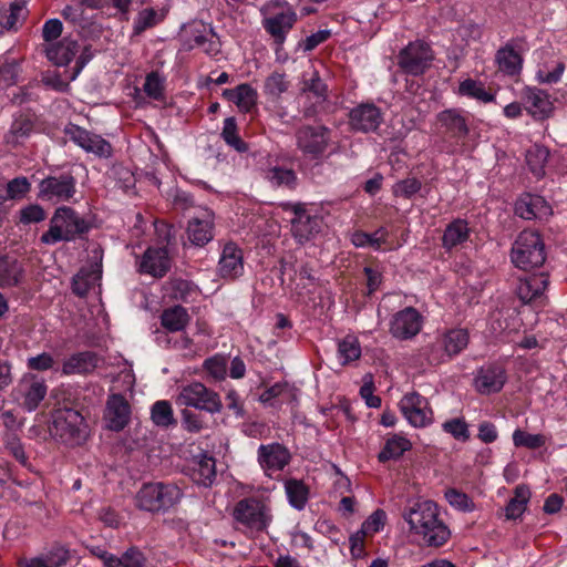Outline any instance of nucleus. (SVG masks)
<instances>
[{
  "label": "nucleus",
  "instance_id": "1",
  "mask_svg": "<svg viewBox=\"0 0 567 567\" xmlns=\"http://www.w3.org/2000/svg\"><path fill=\"white\" fill-rule=\"evenodd\" d=\"M402 516L410 530L422 536L430 547H441L450 539L451 532L439 518L437 505L432 501L413 502L404 508Z\"/></svg>",
  "mask_w": 567,
  "mask_h": 567
},
{
  "label": "nucleus",
  "instance_id": "2",
  "mask_svg": "<svg viewBox=\"0 0 567 567\" xmlns=\"http://www.w3.org/2000/svg\"><path fill=\"white\" fill-rule=\"evenodd\" d=\"M92 227V223L80 216L72 207L61 206L55 209L49 230L41 236V243L53 245L62 240H84Z\"/></svg>",
  "mask_w": 567,
  "mask_h": 567
},
{
  "label": "nucleus",
  "instance_id": "3",
  "mask_svg": "<svg viewBox=\"0 0 567 567\" xmlns=\"http://www.w3.org/2000/svg\"><path fill=\"white\" fill-rule=\"evenodd\" d=\"M182 497L181 489L173 484L145 483L135 495V505L141 511L159 513L172 508Z\"/></svg>",
  "mask_w": 567,
  "mask_h": 567
},
{
  "label": "nucleus",
  "instance_id": "4",
  "mask_svg": "<svg viewBox=\"0 0 567 567\" xmlns=\"http://www.w3.org/2000/svg\"><path fill=\"white\" fill-rule=\"evenodd\" d=\"M511 258L513 264L523 270L543 266L546 252L540 235L534 230H523L513 245Z\"/></svg>",
  "mask_w": 567,
  "mask_h": 567
},
{
  "label": "nucleus",
  "instance_id": "5",
  "mask_svg": "<svg viewBox=\"0 0 567 567\" xmlns=\"http://www.w3.org/2000/svg\"><path fill=\"white\" fill-rule=\"evenodd\" d=\"M51 435L69 446L83 444L87 439V425L73 409L59 411L50 426Z\"/></svg>",
  "mask_w": 567,
  "mask_h": 567
},
{
  "label": "nucleus",
  "instance_id": "6",
  "mask_svg": "<svg viewBox=\"0 0 567 567\" xmlns=\"http://www.w3.org/2000/svg\"><path fill=\"white\" fill-rule=\"evenodd\" d=\"M177 403L185 406H193L210 414L219 413L223 409L218 393L208 389L200 382H193L183 386L177 396Z\"/></svg>",
  "mask_w": 567,
  "mask_h": 567
},
{
  "label": "nucleus",
  "instance_id": "7",
  "mask_svg": "<svg viewBox=\"0 0 567 567\" xmlns=\"http://www.w3.org/2000/svg\"><path fill=\"white\" fill-rule=\"evenodd\" d=\"M233 517L237 523L255 532L265 530L270 522L267 506L256 497L238 501L233 509Z\"/></svg>",
  "mask_w": 567,
  "mask_h": 567
},
{
  "label": "nucleus",
  "instance_id": "8",
  "mask_svg": "<svg viewBox=\"0 0 567 567\" xmlns=\"http://www.w3.org/2000/svg\"><path fill=\"white\" fill-rule=\"evenodd\" d=\"M433 52L423 41L411 42L398 55V65L410 75H421L431 65Z\"/></svg>",
  "mask_w": 567,
  "mask_h": 567
},
{
  "label": "nucleus",
  "instance_id": "9",
  "mask_svg": "<svg viewBox=\"0 0 567 567\" xmlns=\"http://www.w3.org/2000/svg\"><path fill=\"white\" fill-rule=\"evenodd\" d=\"M467 344L468 333L466 330H450L437 342L429 347L426 359L430 364L437 365L445 361V357L452 358L458 354Z\"/></svg>",
  "mask_w": 567,
  "mask_h": 567
},
{
  "label": "nucleus",
  "instance_id": "10",
  "mask_svg": "<svg viewBox=\"0 0 567 567\" xmlns=\"http://www.w3.org/2000/svg\"><path fill=\"white\" fill-rule=\"evenodd\" d=\"M75 184L71 171L55 172L40 182L38 196L48 200L68 202L76 192Z\"/></svg>",
  "mask_w": 567,
  "mask_h": 567
},
{
  "label": "nucleus",
  "instance_id": "11",
  "mask_svg": "<svg viewBox=\"0 0 567 567\" xmlns=\"http://www.w3.org/2000/svg\"><path fill=\"white\" fill-rule=\"evenodd\" d=\"M330 130L327 126L305 125L297 130L296 140L298 148L312 159L320 158L329 144Z\"/></svg>",
  "mask_w": 567,
  "mask_h": 567
},
{
  "label": "nucleus",
  "instance_id": "12",
  "mask_svg": "<svg viewBox=\"0 0 567 567\" xmlns=\"http://www.w3.org/2000/svg\"><path fill=\"white\" fill-rule=\"evenodd\" d=\"M64 132L71 141L89 153L105 158L112 155V145L97 134L91 133L75 124H69Z\"/></svg>",
  "mask_w": 567,
  "mask_h": 567
},
{
  "label": "nucleus",
  "instance_id": "13",
  "mask_svg": "<svg viewBox=\"0 0 567 567\" xmlns=\"http://www.w3.org/2000/svg\"><path fill=\"white\" fill-rule=\"evenodd\" d=\"M549 285L548 275L545 272L534 274L518 278L515 286V293L525 303H543L546 299L545 290Z\"/></svg>",
  "mask_w": 567,
  "mask_h": 567
},
{
  "label": "nucleus",
  "instance_id": "14",
  "mask_svg": "<svg viewBox=\"0 0 567 567\" xmlns=\"http://www.w3.org/2000/svg\"><path fill=\"white\" fill-rule=\"evenodd\" d=\"M382 122V112L373 103L359 104L349 112V125L354 132H375Z\"/></svg>",
  "mask_w": 567,
  "mask_h": 567
},
{
  "label": "nucleus",
  "instance_id": "15",
  "mask_svg": "<svg viewBox=\"0 0 567 567\" xmlns=\"http://www.w3.org/2000/svg\"><path fill=\"white\" fill-rule=\"evenodd\" d=\"M400 409L411 425L415 427L426 426L431 422L432 410L429 408L427 400L417 392L405 394Z\"/></svg>",
  "mask_w": 567,
  "mask_h": 567
},
{
  "label": "nucleus",
  "instance_id": "16",
  "mask_svg": "<svg viewBox=\"0 0 567 567\" xmlns=\"http://www.w3.org/2000/svg\"><path fill=\"white\" fill-rule=\"evenodd\" d=\"M131 405L125 396L121 393L109 395L105 410L104 421L106 427L114 432H120L130 423Z\"/></svg>",
  "mask_w": 567,
  "mask_h": 567
},
{
  "label": "nucleus",
  "instance_id": "17",
  "mask_svg": "<svg viewBox=\"0 0 567 567\" xmlns=\"http://www.w3.org/2000/svg\"><path fill=\"white\" fill-rule=\"evenodd\" d=\"M422 327V316L413 307H406L396 312L390 323L391 334L400 340L411 339L416 336Z\"/></svg>",
  "mask_w": 567,
  "mask_h": 567
},
{
  "label": "nucleus",
  "instance_id": "18",
  "mask_svg": "<svg viewBox=\"0 0 567 567\" xmlns=\"http://www.w3.org/2000/svg\"><path fill=\"white\" fill-rule=\"evenodd\" d=\"M505 368L499 363H489L482 367L474 379L475 388L481 394L499 392L506 383Z\"/></svg>",
  "mask_w": 567,
  "mask_h": 567
},
{
  "label": "nucleus",
  "instance_id": "19",
  "mask_svg": "<svg viewBox=\"0 0 567 567\" xmlns=\"http://www.w3.org/2000/svg\"><path fill=\"white\" fill-rule=\"evenodd\" d=\"M171 269V258L165 247L147 248L140 261L138 271L155 278H163Z\"/></svg>",
  "mask_w": 567,
  "mask_h": 567
},
{
  "label": "nucleus",
  "instance_id": "20",
  "mask_svg": "<svg viewBox=\"0 0 567 567\" xmlns=\"http://www.w3.org/2000/svg\"><path fill=\"white\" fill-rule=\"evenodd\" d=\"M37 117L31 112H19L14 115L10 130L4 135L7 145L17 147L31 136L35 127Z\"/></svg>",
  "mask_w": 567,
  "mask_h": 567
},
{
  "label": "nucleus",
  "instance_id": "21",
  "mask_svg": "<svg viewBox=\"0 0 567 567\" xmlns=\"http://www.w3.org/2000/svg\"><path fill=\"white\" fill-rule=\"evenodd\" d=\"M213 229L214 213L205 209L202 216L194 217L188 221L186 231L193 245L203 247L213 239Z\"/></svg>",
  "mask_w": 567,
  "mask_h": 567
},
{
  "label": "nucleus",
  "instance_id": "22",
  "mask_svg": "<svg viewBox=\"0 0 567 567\" xmlns=\"http://www.w3.org/2000/svg\"><path fill=\"white\" fill-rule=\"evenodd\" d=\"M243 251L234 243H227L221 251L218 271L221 278L235 279L243 274Z\"/></svg>",
  "mask_w": 567,
  "mask_h": 567
},
{
  "label": "nucleus",
  "instance_id": "23",
  "mask_svg": "<svg viewBox=\"0 0 567 567\" xmlns=\"http://www.w3.org/2000/svg\"><path fill=\"white\" fill-rule=\"evenodd\" d=\"M296 22L297 13L292 10H288L264 19L262 25L272 37L275 43L281 45L286 40L287 33L292 29Z\"/></svg>",
  "mask_w": 567,
  "mask_h": 567
},
{
  "label": "nucleus",
  "instance_id": "24",
  "mask_svg": "<svg viewBox=\"0 0 567 567\" xmlns=\"http://www.w3.org/2000/svg\"><path fill=\"white\" fill-rule=\"evenodd\" d=\"M290 457L288 449L279 443L260 445L258 449V461L264 470L281 471Z\"/></svg>",
  "mask_w": 567,
  "mask_h": 567
},
{
  "label": "nucleus",
  "instance_id": "25",
  "mask_svg": "<svg viewBox=\"0 0 567 567\" xmlns=\"http://www.w3.org/2000/svg\"><path fill=\"white\" fill-rule=\"evenodd\" d=\"M93 554L103 560L105 567H144L146 558L136 547L128 548L121 557H116L106 550L95 548Z\"/></svg>",
  "mask_w": 567,
  "mask_h": 567
},
{
  "label": "nucleus",
  "instance_id": "26",
  "mask_svg": "<svg viewBox=\"0 0 567 567\" xmlns=\"http://www.w3.org/2000/svg\"><path fill=\"white\" fill-rule=\"evenodd\" d=\"M79 48L76 40L65 37L59 42L47 45L44 53L48 60L53 64L64 66L73 60Z\"/></svg>",
  "mask_w": 567,
  "mask_h": 567
},
{
  "label": "nucleus",
  "instance_id": "27",
  "mask_svg": "<svg viewBox=\"0 0 567 567\" xmlns=\"http://www.w3.org/2000/svg\"><path fill=\"white\" fill-rule=\"evenodd\" d=\"M99 364V357L95 352L83 351L72 354L62 365V373L71 374H89L93 372Z\"/></svg>",
  "mask_w": 567,
  "mask_h": 567
},
{
  "label": "nucleus",
  "instance_id": "28",
  "mask_svg": "<svg viewBox=\"0 0 567 567\" xmlns=\"http://www.w3.org/2000/svg\"><path fill=\"white\" fill-rule=\"evenodd\" d=\"M526 110L538 121L548 118L553 112V103L549 95L538 89H528L526 93Z\"/></svg>",
  "mask_w": 567,
  "mask_h": 567
},
{
  "label": "nucleus",
  "instance_id": "29",
  "mask_svg": "<svg viewBox=\"0 0 567 567\" xmlns=\"http://www.w3.org/2000/svg\"><path fill=\"white\" fill-rule=\"evenodd\" d=\"M437 122L454 138H464L470 132L465 117L455 109L440 112L437 114Z\"/></svg>",
  "mask_w": 567,
  "mask_h": 567
},
{
  "label": "nucleus",
  "instance_id": "30",
  "mask_svg": "<svg viewBox=\"0 0 567 567\" xmlns=\"http://www.w3.org/2000/svg\"><path fill=\"white\" fill-rule=\"evenodd\" d=\"M22 264L10 255L0 256V287L10 288L18 286L23 277Z\"/></svg>",
  "mask_w": 567,
  "mask_h": 567
},
{
  "label": "nucleus",
  "instance_id": "31",
  "mask_svg": "<svg viewBox=\"0 0 567 567\" xmlns=\"http://www.w3.org/2000/svg\"><path fill=\"white\" fill-rule=\"evenodd\" d=\"M21 385L25 388L23 392L24 400L22 405L25 410L32 412L45 398L48 386L44 380H38L35 375H32L30 380L24 379Z\"/></svg>",
  "mask_w": 567,
  "mask_h": 567
},
{
  "label": "nucleus",
  "instance_id": "32",
  "mask_svg": "<svg viewBox=\"0 0 567 567\" xmlns=\"http://www.w3.org/2000/svg\"><path fill=\"white\" fill-rule=\"evenodd\" d=\"M495 61L503 73L512 76L518 74L523 68V58L512 43H507L497 50Z\"/></svg>",
  "mask_w": 567,
  "mask_h": 567
},
{
  "label": "nucleus",
  "instance_id": "33",
  "mask_svg": "<svg viewBox=\"0 0 567 567\" xmlns=\"http://www.w3.org/2000/svg\"><path fill=\"white\" fill-rule=\"evenodd\" d=\"M321 218L316 215H308L303 218L291 219V233L295 239L300 244L310 240L316 234L320 231Z\"/></svg>",
  "mask_w": 567,
  "mask_h": 567
},
{
  "label": "nucleus",
  "instance_id": "34",
  "mask_svg": "<svg viewBox=\"0 0 567 567\" xmlns=\"http://www.w3.org/2000/svg\"><path fill=\"white\" fill-rule=\"evenodd\" d=\"M189 320L187 310L179 305L165 309L161 315V324L171 332L183 331Z\"/></svg>",
  "mask_w": 567,
  "mask_h": 567
},
{
  "label": "nucleus",
  "instance_id": "35",
  "mask_svg": "<svg viewBox=\"0 0 567 567\" xmlns=\"http://www.w3.org/2000/svg\"><path fill=\"white\" fill-rule=\"evenodd\" d=\"M216 477V462L213 456L206 454L195 462L192 470V478L195 483L209 486Z\"/></svg>",
  "mask_w": 567,
  "mask_h": 567
},
{
  "label": "nucleus",
  "instance_id": "36",
  "mask_svg": "<svg viewBox=\"0 0 567 567\" xmlns=\"http://www.w3.org/2000/svg\"><path fill=\"white\" fill-rule=\"evenodd\" d=\"M530 498L529 487L525 484L517 485L514 489V497L509 499L505 507V516L507 519H516L526 511L527 503Z\"/></svg>",
  "mask_w": 567,
  "mask_h": 567
},
{
  "label": "nucleus",
  "instance_id": "37",
  "mask_svg": "<svg viewBox=\"0 0 567 567\" xmlns=\"http://www.w3.org/2000/svg\"><path fill=\"white\" fill-rule=\"evenodd\" d=\"M467 223L462 219L452 221L444 230L442 237V245L446 249H452L457 245L464 243L468 238Z\"/></svg>",
  "mask_w": 567,
  "mask_h": 567
},
{
  "label": "nucleus",
  "instance_id": "38",
  "mask_svg": "<svg viewBox=\"0 0 567 567\" xmlns=\"http://www.w3.org/2000/svg\"><path fill=\"white\" fill-rule=\"evenodd\" d=\"M289 503L296 509H303L309 498V487L301 481L289 478L285 483Z\"/></svg>",
  "mask_w": 567,
  "mask_h": 567
},
{
  "label": "nucleus",
  "instance_id": "39",
  "mask_svg": "<svg viewBox=\"0 0 567 567\" xmlns=\"http://www.w3.org/2000/svg\"><path fill=\"white\" fill-rule=\"evenodd\" d=\"M410 449L411 443L409 440L394 435L385 442L383 449L378 454V460L381 463H385L389 460H398Z\"/></svg>",
  "mask_w": 567,
  "mask_h": 567
},
{
  "label": "nucleus",
  "instance_id": "40",
  "mask_svg": "<svg viewBox=\"0 0 567 567\" xmlns=\"http://www.w3.org/2000/svg\"><path fill=\"white\" fill-rule=\"evenodd\" d=\"M151 420L156 426L167 429L176 425L172 405L166 400L156 401L151 408Z\"/></svg>",
  "mask_w": 567,
  "mask_h": 567
},
{
  "label": "nucleus",
  "instance_id": "41",
  "mask_svg": "<svg viewBox=\"0 0 567 567\" xmlns=\"http://www.w3.org/2000/svg\"><path fill=\"white\" fill-rule=\"evenodd\" d=\"M549 152L545 146L534 145L526 152V163L529 171L536 177H543L545 174V164L548 159Z\"/></svg>",
  "mask_w": 567,
  "mask_h": 567
},
{
  "label": "nucleus",
  "instance_id": "42",
  "mask_svg": "<svg viewBox=\"0 0 567 567\" xmlns=\"http://www.w3.org/2000/svg\"><path fill=\"white\" fill-rule=\"evenodd\" d=\"M100 278V276L90 272V270H87L86 267H82L79 270V272L73 277V293L81 298L85 297Z\"/></svg>",
  "mask_w": 567,
  "mask_h": 567
},
{
  "label": "nucleus",
  "instance_id": "43",
  "mask_svg": "<svg viewBox=\"0 0 567 567\" xmlns=\"http://www.w3.org/2000/svg\"><path fill=\"white\" fill-rule=\"evenodd\" d=\"M221 137L224 138L227 145L235 148L237 152L244 153L248 151L247 143H245L238 135V128L235 117H227L224 121Z\"/></svg>",
  "mask_w": 567,
  "mask_h": 567
},
{
  "label": "nucleus",
  "instance_id": "44",
  "mask_svg": "<svg viewBox=\"0 0 567 567\" xmlns=\"http://www.w3.org/2000/svg\"><path fill=\"white\" fill-rule=\"evenodd\" d=\"M338 353L343 359L342 364L358 360L361 355V347L358 339L353 336H347L339 342Z\"/></svg>",
  "mask_w": 567,
  "mask_h": 567
},
{
  "label": "nucleus",
  "instance_id": "45",
  "mask_svg": "<svg viewBox=\"0 0 567 567\" xmlns=\"http://www.w3.org/2000/svg\"><path fill=\"white\" fill-rule=\"evenodd\" d=\"M289 87V82L286 80L285 73L274 72L266 80L264 84L265 94L272 99H278Z\"/></svg>",
  "mask_w": 567,
  "mask_h": 567
},
{
  "label": "nucleus",
  "instance_id": "46",
  "mask_svg": "<svg viewBox=\"0 0 567 567\" xmlns=\"http://www.w3.org/2000/svg\"><path fill=\"white\" fill-rule=\"evenodd\" d=\"M267 177L276 186L293 189L297 185V175L292 169L276 166L269 169Z\"/></svg>",
  "mask_w": 567,
  "mask_h": 567
},
{
  "label": "nucleus",
  "instance_id": "47",
  "mask_svg": "<svg viewBox=\"0 0 567 567\" xmlns=\"http://www.w3.org/2000/svg\"><path fill=\"white\" fill-rule=\"evenodd\" d=\"M460 93L485 103L494 100V95L488 93L482 83L472 79H467L460 84Z\"/></svg>",
  "mask_w": 567,
  "mask_h": 567
},
{
  "label": "nucleus",
  "instance_id": "48",
  "mask_svg": "<svg viewBox=\"0 0 567 567\" xmlns=\"http://www.w3.org/2000/svg\"><path fill=\"white\" fill-rule=\"evenodd\" d=\"M535 202H543V197L530 194L523 195L515 204V214L527 220L537 217Z\"/></svg>",
  "mask_w": 567,
  "mask_h": 567
},
{
  "label": "nucleus",
  "instance_id": "49",
  "mask_svg": "<svg viewBox=\"0 0 567 567\" xmlns=\"http://www.w3.org/2000/svg\"><path fill=\"white\" fill-rule=\"evenodd\" d=\"M161 19L153 8H146L138 12L133 25V35L142 34L146 29L155 27Z\"/></svg>",
  "mask_w": 567,
  "mask_h": 567
},
{
  "label": "nucleus",
  "instance_id": "50",
  "mask_svg": "<svg viewBox=\"0 0 567 567\" xmlns=\"http://www.w3.org/2000/svg\"><path fill=\"white\" fill-rule=\"evenodd\" d=\"M23 11V3L12 2L9 8L0 9V27L11 30L16 27Z\"/></svg>",
  "mask_w": 567,
  "mask_h": 567
},
{
  "label": "nucleus",
  "instance_id": "51",
  "mask_svg": "<svg viewBox=\"0 0 567 567\" xmlns=\"http://www.w3.org/2000/svg\"><path fill=\"white\" fill-rule=\"evenodd\" d=\"M513 442L517 447L524 446L530 450H536L545 444V436L542 434H530L522 430H516L513 433Z\"/></svg>",
  "mask_w": 567,
  "mask_h": 567
},
{
  "label": "nucleus",
  "instance_id": "52",
  "mask_svg": "<svg viewBox=\"0 0 567 567\" xmlns=\"http://www.w3.org/2000/svg\"><path fill=\"white\" fill-rule=\"evenodd\" d=\"M386 231L383 228L378 229L373 234L357 231L352 236V243L357 247L375 246L380 247L385 241Z\"/></svg>",
  "mask_w": 567,
  "mask_h": 567
},
{
  "label": "nucleus",
  "instance_id": "53",
  "mask_svg": "<svg viewBox=\"0 0 567 567\" xmlns=\"http://www.w3.org/2000/svg\"><path fill=\"white\" fill-rule=\"evenodd\" d=\"M443 430L455 440L466 442L470 439L468 425L463 419H452L443 424Z\"/></svg>",
  "mask_w": 567,
  "mask_h": 567
},
{
  "label": "nucleus",
  "instance_id": "54",
  "mask_svg": "<svg viewBox=\"0 0 567 567\" xmlns=\"http://www.w3.org/2000/svg\"><path fill=\"white\" fill-rule=\"evenodd\" d=\"M445 498L451 506L463 512H470L474 507L472 499L465 493L456 488H449L445 492Z\"/></svg>",
  "mask_w": 567,
  "mask_h": 567
},
{
  "label": "nucleus",
  "instance_id": "55",
  "mask_svg": "<svg viewBox=\"0 0 567 567\" xmlns=\"http://www.w3.org/2000/svg\"><path fill=\"white\" fill-rule=\"evenodd\" d=\"M144 92L154 100L163 99L164 85L163 79L159 76L158 72L153 71L147 74L144 83Z\"/></svg>",
  "mask_w": 567,
  "mask_h": 567
},
{
  "label": "nucleus",
  "instance_id": "56",
  "mask_svg": "<svg viewBox=\"0 0 567 567\" xmlns=\"http://www.w3.org/2000/svg\"><path fill=\"white\" fill-rule=\"evenodd\" d=\"M238 104L237 106L249 112L257 102V92L249 84L244 83L238 85Z\"/></svg>",
  "mask_w": 567,
  "mask_h": 567
},
{
  "label": "nucleus",
  "instance_id": "57",
  "mask_svg": "<svg viewBox=\"0 0 567 567\" xmlns=\"http://www.w3.org/2000/svg\"><path fill=\"white\" fill-rule=\"evenodd\" d=\"M30 187L31 184L27 177H16L7 184V197L9 199L22 198L30 190Z\"/></svg>",
  "mask_w": 567,
  "mask_h": 567
},
{
  "label": "nucleus",
  "instance_id": "58",
  "mask_svg": "<svg viewBox=\"0 0 567 567\" xmlns=\"http://www.w3.org/2000/svg\"><path fill=\"white\" fill-rule=\"evenodd\" d=\"M66 564V556L62 553V558L55 560L54 556H47L45 558L35 557L32 559H21L19 561L20 567H60Z\"/></svg>",
  "mask_w": 567,
  "mask_h": 567
},
{
  "label": "nucleus",
  "instance_id": "59",
  "mask_svg": "<svg viewBox=\"0 0 567 567\" xmlns=\"http://www.w3.org/2000/svg\"><path fill=\"white\" fill-rule=\"evenodd\" d=\"M421 186L422 184L417 178H406L394 185V194L410 198L421 189Z\"/></svg>",
  "mask_w": 567,
  "mask_h": 567
},
{
  "label": "nucleus",
  "instance_id": "60",
  "mask_svg": "<svg viewBox=\"0 0 567 567\" xmlns=\"http://www.w3.org/2000/svg\"><path fill=\"white\" fill-rule=\"evenodd\" d=\"M44 218L45 212L40 205H29L20 212V221L23 224L40 223Z\"/></svg>",
  "mask_w": 567,
  "mask_h": 567
},
{
  "label": "nucleus",
  "instance_id": "61",
  "mask_svg": "<svg viewBox=\"0 0 567 567\" xmlns=\"http://www.w3.org/2000/svg\"><path fill=\"white\" fill-rule=\"evenodd\" d=\"M54 360L48 352H42L35 357H30L27 360V365L30 370L47 371L53 367Z\"/></svg>",
  "mask_w": 567,
  "mask_h": 567
},
{
  "label": "nucleus",
  "instance_id": "62",
  "mask_svg": "<svg viewBox=\"0 0 567 567\" xmlns=\"http://www.w3.org/2000/svg\"><path fill=\"white\" fill-rule=\"evenodd\" d=\"M204 367L216 380H223L226 375V360L224 358H209L205 361Z\"/></svg>",
  "mask_w": 567,
  "mask_h": 567
},
{
  "label": "nucleus",
  "instance_id": "63",
  "mask_svg": "<svg viewBox=\"0 0 567 567\" xmlns=\"http://www.w3.org/2000/svg\"><path fill=\"white\" fill-rule=\"evenodd\" d=\"M182 424L190 433H198L204 427L203 421L196 413L184 409L182 410Z\"/></svg>",
  "mask_w": 567,
  "mask_h": 567
},
{
  "label": "nucleus",
  "instance_id": "64",
  "mask_svg": "<svg viewBox=\"0 0 567 567\" xmlns=\"http://www.w3.org/2000/svg\"><path fill=\"white\" fill-rule=\"evenodd\" d=\"M63 30V24L59 19H50L45 21L42 28V38L45 42L56 40Z\"/></svg>",
  "mask_w": 567,
  "mask_h": 567
}]
</instances>
